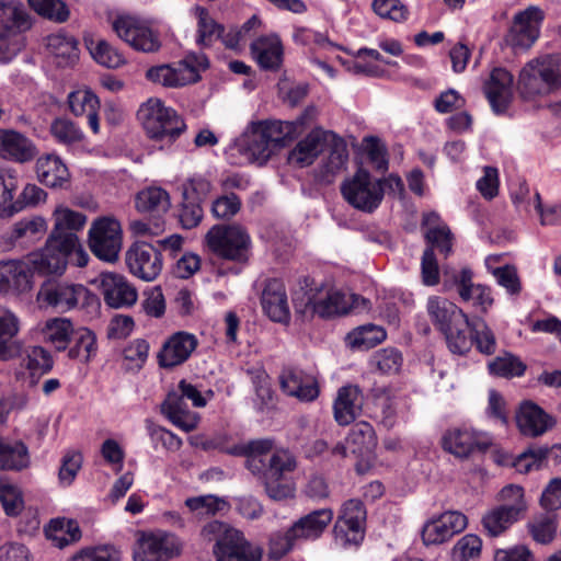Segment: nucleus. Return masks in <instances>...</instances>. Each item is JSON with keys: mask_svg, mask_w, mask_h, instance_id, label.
<instances>
[{"mask_svg": "<svg viewBox=\"0 0 561 561\" xmlns=\"http://www.w3.org/2000/svg\"><path fill=\"white\" fill-rule=\"evenodd\" d=\"M290 125L278 121L252 122L237 139L234 149L249 163L265 164L275 150L284 146Z\"/></svg>", "mask_w": 561, "mask_h": 561, "instance_id": "1", "label": "nucleus"}, {"mask_svg": "<svg viewBox=\"0 0 561 561\" xmlns=\"http://www.w3.org/2000/svg\"><path fill=\"white\" fill-rule=\"evenodd\" d=\"M202 536L215 541L213 552L216 561H261L262 549L228 524L211 520L203 527Z\"/></svg>", "mask_w": 561, "mask_h": 561, "instance_id": "2", "label": "nucleus"}, {"mask_svg": "<svg viewBox=\"0 0 561 561\" xmlns=\"http://www.w3.org/2000/svg\"><path fill=\"white\" fill-rule=\"evenodd\" d=\"M34 20L19 0H0V62L10 61L24 47V33Z\"/></svg>", "mask_w": 561, "mask_h": 561, "instance_id": "3", "label": "nucleus"}, {"mask_svg": "<svg viewBox=\"0 0 561 561\" xmlns=\"http://www.w3.org/2000/svg\"><path fill=\"white\" fill-rule=\"evenodd\" d=\"M77 256V265L84 266L88 255L82 249L78 236L50 234L45 247L30 255V263L41 274H61L67 266L68 259Z\"/></svg>", "mask_w": 561, "mask_h": 561, "instance_id": "4", "label": "nucleus"}, {"mask_svg": "<svg viewBox=\"0 0 561 561\" xmlns=\"http://www.w3.org/2000/svg\"><path fill=\"white\" fill-rule=\"evenodd\" d=\"M204 247L220 260L243 264L250 259L252 241L240 225H214L204 237Z\"/></svg>", "mask_w": 561, "mask_h": 561, "instance_id": "5", "label": "nucleus"}, {"mask_svg": "<svg viewBox=\"0 0 561 561\" xmlns=\"http://www.w3.org/2000/svg\"><path fill=\"white\" fill-rule=\"evenodd\" d=\"M137 116L151 139L165 140L168 144L178 139L186 128L181 116L159 99H149L141 104Z\"/></svg>", "mask_w": 561, "mask_h": 561, "instance_id": "6", "label": "nucleus"}, {"mask_svg": "<svg viewBox=\"0 0 561 561\" xmlns=\"http://www.w3.org/2000/svg\"><path fill=\"white\" fill-rule=\"evenodd\" d=\"M519 85L529 96L543 95L561 87V55H547L527 62L519 73Z\"/></svg>", "mask_w": 561, "mask_h": 561, "instance_id": "7", "label": "nucleus"}, {"mask_svg": "<svg viewBox=\"0 0 561 561\" xmlns=\"http://www.w3.org/2000/svg\"><path fill=\"white\" fill-rule=\"evenodd\" d=\"M341 194L352 207L370 214L381 204L383 183L374 179L368 171L358 169L354 175L343 181Z\"/></svg>", "mask_w": 561, "mask_h": 561, "instance_id": "8", "label": "nucleus"}, {"mask_svg": "<svg viewBox=\"0 0 561 561\" xmlns=\"http://www.w3.org/2000/svg\"><path fill=\"white\" fill-rule=\"evenodd\" d=\"M183 550L181 539L169 531H138L134 547V561H169Z\"/></svg>", "mask_w": 561, "mask_h": 561, "instance_id": "9", "label": "nucleus"}, {"mask_svg": "<svg viewBox=\"0 0 561 561\" xmlns=\"http://www.w3.org/2000/svg\"><path fill=\"white\" fill-rule=\"evenodd\" d=\"M501 497L505 503L489 511L482 518L483 528L491 537H497L510 528L526 508L524 490L518 485L503 488Z\"/></svg>", "mask_w": 561, "mask_h": 561, "instance_id": "10", "label": "nucleus"}, {"mask_svg": "<svg viewBox=\"0 0 561 561\" xmlns=\"http://www.w3.org/2000/svg\"><path fill=\"white\" fill-rule=\"evenodd\" d=\"M369 301L355 294H346L335 288H321L308 297L306 307L313 314L327 319L341 316L351 310H364Z\"/></svg>", "mask_w": 561, "mask_h": 561, "instance_id": "11", "label": "nucleus"}, {"mask_svg": "<svg viewBox=\"0 0 561 561\" xmlns=\"http://www.w3.org/2000/svg\"><path fill=\"white\" fill-rule=\"evenodd\" d=\"M115 34L136 50L156 53L161 47L159 33L150 24L135 15L122 14L112 21Z\"/></svg>", "mask_w": 561, "mask_h": 561, "instance_id": "12", "label": "nucleus"}, {"mask_svg": "<svg viewBox=\"0 0 561 561\" xmlns=\"http://www.w3.org/2000/svg\"><path fill=\"white\" fill-rule=\"evenodd\" d=\"M122 226L114 217H101L89 230V247L92 253L107 263H115L122 250Z\"/></svg>", "mask_w": 561, "mask_h": 561, "instance_id": "13", "label": "nucleus"}, {"mask_svg": "<svg viewBox=\"0 0 561 561\" xmlns=\"http://www.w3.org/2000/svg\"><path fill=\"white\" fill-rule=\"evenodd\" d=\"M473 273L469 267L456 270L444 267L443 279L446 289L456 287L462 301L471 302L479 311L485 313L493 305L491 288L472 282Z\"/></svg>", "mask_w": 561, "mask_h": 561, "instance_id": "14", "label": "nucleus"}, {"mask_svg": "<svg viewBox=\"0 0 561 561\" xmlns=\"http://www.w3.org/2000/svg\"><path fill=\"white\" fill-rule=\"evenodd\" d=\"M110 308L123 309L134 306L138 299L136 287L122 274L102 272L92 280Z\"/></svg>", "mask_w": 561, "mask_h": 561, "instance_id": "15", "label": "nucleus"}, {"mask_svg": "<svg viewBox=\"0 0 561 561\" xmlns=\"http://www.w3.org/2000/svg\"><path fill=\"white\" fill-rule=\"evenodd\" d=\"M366 510L359 500H348L341 508L334 525V536L341 546H357L365 534Z\"/></svg>", "mask_w": 561, "mask_h": 561, "instance_id": "16", "label": "nucleus"}, {"mask_svg": "<svg viewBox=\"0 0 561 561\" xmlns=\"http://www.w3.org/2000/svg\"><path fill=\"white\" fill-rule=\"evenodd\" d=\"M125 262L128 271L136 277L146 280H154L162 271V255L152 244L136 241L125 253Z\"/></svg>", "mask_w": 561, "mask_h": 561, "instance_id": "17", "label": "nucleus"}, {"mask_svg": "<svg viewBox=\"0 0 561 561\" xmlns=\"http://www.w3.org/2000/svg\"><path fill=\"white\" fill-rule=\"evenodd\" d=\"M543 16V11L535 5L518 12L505 36L506 44L514 49H528L539 36Z\"/></svg>", "mask_w": 561, "mask_h": 561, "instance_id": "18", "label": "nucleus"}, {"mask_svg": "<svg viewBox=\"0 0 561 561\" xmlns=\"http://www.w3.org/2000/svg\"><path fill=\"white\" fill-rule=\"evenodd\" d=\"M84 294L82 285L47 280L41 286L36 299L41 305L66 312L76 308Z\"/></svg>", "mask_w": 561, "mask_h": 561, "instance_id": "19", "label": "nucleus"}, {"mask_svg": "<svg viewBox=\"0 0 561 561\" xmlns=\"http://www.w3.org/2000/svg\"><path fill=\"white\" fill-rule=\"evenodd\" d=\"M467 517L460 512L449 511L425 523L422 540L426 546L440 545L467 527Z\"/></svg>", "mask_w": 561, "mask_h": 561, "instance_id": "20", "label": "nucleus"}, {"mask_svg": "<svg viewBox=\"0 0 561 561\" xmlns=\"http://www.w3.org/2000/svg\"><path fill=\"white\" fill-rule=\"evenodd\" d=\"M198 345L197 337L179 331L169 336L158 353V364L162 368H174L185 363Z\"/></svg>", "mask_w": 561, "mask_h": 561, "instance_id": "21", "label": "nucleus"}, {"mask_svg": "<svg viewBox=\"0 0 561 561\" xmlns=\"http://www.w3.org/2000/svg\"><path fill=\"white\" fill-rule=\"evenodd\" d=\"M329 137H334V134L322 128L312 129L289 151L288 163L296 168H306L312 164L323 151Z\"/></svg>", "mask_w": 561, "mask_h": 561, "instance_id": "22", "label": "nucleus"}, {"mask_svg": "<svg viewBox=\"0 0 561 561\" xmlns=\"http://www.w3.org/2000/svg\"><path fill=\"white\" fill-rule=\"evenodd\" d=\"M483 91L493 111L504 112L513 95V76L504 68H494L483 84Z\"/></svg>", "mask_w": 561, "mask_h": 561, "instance_id": "23", "label": "nucleus"}, {"mask_svg": "<svg viewBox=\"0 0 561 561\" xmlns=\"http://www.w3.org/2000/svg\"><path fill=\"white\" fill-rule=\"evenodd\" d=\"M279 383L286 394L295 397L300 401H313L319 396V388L314 377L294 367L282 370Z\"/></svg>", "mask_w": 561, "mask_h": 561, "instance_id": "24", "label": "nucleus"}, {"mask_svg": "<svg viewBox=\"0 0 561 561\" xmlns=\"http://www.w3.org/2000/svg\"><path fill=\"white\" fill-rule=\"evenodd\" d=\"M516 424L523 435L538 437L552 428L554 421L539 405L525 401L516 413Z\"/></svg>", "mask_w": 561, "mask_h": 561, "instance_id": "25", "label": "nucleus"}, {"mask_svg": "<svg viewBox=\"0 0 561 561\" xmlns=\"http://www.w3.org/2000/svg\"><path fill=\"white\" fill-rule=\"evenodd\" d=\"M490 442L480 437L474 431L455 428L443 437V447L458 458H468L474 450H486Z\"/></svg>", "mask_w": 561, "mask_h": 561, "instance_id": "26", "label": "nucleus"}, {"mask_svg": "<svg viewBox=\"0 0 561 561\" xmlns=\"http://www.w3.org/2000/svg\"><path fill=\"white\" fill-rule=\"evenodd\" d=\"M251 55L263 70L277 71L283 64L284 47L280 38L275 35H264L252 42Z\"/></svg>", "mask_w": 561, "mask_h": 561, "instance_id": "27", "label": "nucleus"}, {"mask_svg": "<svg viewBox=\"0 0 561 561\" xmlns=\"http://www.w3.org/2000/svg\"><path fill=\"white\" fill-rule=\"evenodd\" d=\"M261 304L266 316L274 322H286L289 319V307L286 289L279 279H268L262 293Z\"/></svg>", "mask_w": 561, "mask_h": 561, "instance_id": "28", "label": "nucleus"}, {"mask_svg": "<svg viewBox=\"0 0 561 561\" xmlns=\"http://www.w3.org/2000/svg\"><path fill=\"white\" fill-rule=\"evenodd\" d=\"M32 288V273L22 261L0 262V293H24Z\"/></svg>", "mask_w": 561, "mask_h": 561, "instance_id": "29", "label": "nucleus"}, {"mask_svg": "<svg viewBox=\"0 0 561 561\" xmlns=\"http://www.w3.org/2000/svg\"><path fill=\"white\" fill-rule=\"evenodd\" d=\"M333 516L331 508L312 511L290 526V534L297 540H316L324 533Z\"/></svg>", "mask_w": 561, "mask_h": 561, "instance_id": "30", "label": "nucleus"}, {"mask_svg": "<svg viewBox=\"0 0 561 561\" xmlns=\"http://www.w3.org/2000/svg\"><path fill=\"white\" fill-rule=\"evenodd\" d=\"M363 393L358 386L348 385L339 389L333 403L334 419L337 424H351L360 413Z\"/></svg>", "mask_w": 561, "mask_h": 561, "instance_id": "31", "label": "nucleus"}, {"mask_svg": "<svg viewBox=\"0 0 561 561\" xmlns=\"http://www.w3.org/2000/svg\"><path fill=\"white\" fill-rule=\"evenodd\" d=\"M426 310L431 321L442 333L453 324H463V311L444 297L431 296Z\"/></svg>", "mask_w": 561, "mask_h": 561, "instance_id": "32", "label": "nucleus"}, {"mask_svg": "<svg viewBox=\"0 0 561 561\" xmlns=\"http://www.w3.org/2000/svg\"><path fill=\"white\" fill-rule=\"evenodd\" d=\"M35 154V146L24 135L10 129H0V157L16 162H27Z\"/></svg>", "mask_w": 561, "mask_h": 561, "instance_id": "33", "label": "nucleus"}, {"mask_svg": "<svg viewBox=\"0 0 561 561\" xmlns=\"http://www.w3.org/2000/svg\"><path fill=\"white\" fill-rule=\"evenodd\" d=\"M146 78L167 88H179L199 80V77L186 66H182L181 61L174 67L170 65L151 67L147 70Z\"/></svg>", "mask_w": 561, "mask_h": 561, "instance_id": "34", "label": "nucleus"}, {"mask_svg": "<svg viewBox=\"0 0 561 561\" xmlns=\"http://www.w3.org/2000/svg\"><path fill=\"white\" fill-rule=\"evenodd\" d=\"M162 413L179 428L188 433L194 431L199 417L188 410L185 399L179 392L171 391L161 404Z\"/></svg>", "mask_w": 561, "mask_h": 561, "instance_id": "35", "label": "nucleus"}, {"mask_svg": "<svg viewBox=\"0 0 561 561\" xmlns=\"http://www.w3.org/2000/svg\"><path fill=\"white\" fill-rule=\"evenodd\" d=\"M68 105L75 116H87L90 128L94 134L100 130V100L90 89H78L68 94Z\"/></svg>", "mask_w": 561, "mask_h": 561, "instance_id": "36", "label": "nucleus"}, {"mask_svg": "<svg viewBox=\"0 0 561 561\" xmlns=\"http://www.w3.org/2000/svg\"><path fill=\"white\" fill-rule=\"evenodd\" d=\"M36 174L42 184L53 188H62L70 181L67 165L56 154L39 157L36 161Z\"/></svg>", "mask_w": 561, "mask_h": 561, "instance_id": "37", "label": "nucleus"}, {"mask_svg": "<svg viewBox=\"0 0 561 561\" xmlns=\"http://www.w3.org/2000/svg\"><path fill=\"white\" fill-rule=\"evenodd\" d=\"M346 443L352 455L368 459L377 446V437L369 423L358 422L351 428Z\"/></svg>", "mask_w": 561, "mask_h": 561, "instance_id": "38", "label": "nucleus"}, {"mask_svg": "<svg viewBox=\"0 0 561 561\" xmlns=\"http://www.w3.org/2000/svg\"><path fill=\"white\" fill-rule=\"evenodd\" d=\"M30 465V454L21 440L0 437V470L20 471Z\"/></svg>", "mask_w": 561, "mask_h": 561, "instance_id": "39", "label": "nucleus"}, {"mask_svg": "<svg viewBox=\"0 0 561 561\" xmlns=\"http://www.w3.org/2000/svg\"><path fill=\"white\" fill-rule=\"evenodd\" d=\"M19 319L9 309L0 306V357L8 359L20 352V346L14 340L19 332Z\"/></svg>", "mask_w": 561, "mask_h": 561, "instance_id": "40", "label": "nucleus"}, {"mask_svg": "<svg viewBox=\"0 0 561 561\" xmlns=\"http://www.w3.org/2000/svg\"><path fill=\"white\" fill-rule=\"evenodd\" d=\"M439 217L435 213L424 216V224L431 226L425 232V239L428 244L426 249L438 250L445 256H448L453 251V233L449 227L445 224H437Z\"/></svg>", "mask_w": 561, "mask_h": 561, "instance_id": "41", "label": "nucleus"}, {"mask_svg": "<svg viewBox=\"0 0 561 561\" xmlns=\"http://www.w3.org/2000/svg\"><path fill=\"white\" fill-rule=\"evenodd\" d=\"M46 46L60 67L71 66L79 58L78 42L73 36L65 33H56L47 36Z\"/></svg>", "mask_w": 561, "mask_h": 561, "instance_id": "42", "label": "nucleus"}, {"mask_svg": "<svg viewBox=\"0 0 561 561\" xmlns=\"http://www.w3.org/2000/svg\"><path fill=\"white\" fill-rule=\"evenodd\" d=\"M75 331L73 324L68 318H53L45 322L42 334L46 343L61 352L68 347Z\"/></svg>", "mask_w": 561, "mask_h": 561, "instance_id": "43", "label": "nucleus"}, {"mask_svg": "<svg viewBox=\"0 0 561 561\" xmlns=\"http://www.w3.org/2000/svg\"><path fill=\"white\" fill-rule=\"evenodd\" d=\"M135 206L140 213L165 214L171 207V199L164 188L150 186L136 195Z\"/></svg>", "mask_w": 561, "mask_h": 561, "instance_id": "44", "label": "nucleus"}, {"mask_svg": "<svg viewBox=\"0 0 561 561\" xmlns=\"http://www.w3.org/2000/svg\"><path fill=\"white\" fill-rule=\"evenodd\" d=\"M297 459L287 448H276L267 462L254 476L286 478L297 469Z\"/></svg>", "mask_w": 561, "mask_h": 561, "instance_id": "45", "label": "nucleus"}, {"mask_svg": "<svg viewBox=\"0 0 561 561\" xmlns=\"http://www.w3.org/2000/svg\"><path fill=\"white\" fill-rule=\"evenodd\" d=\"M386 337L387 333L382 327L368 323L350 332L346 336V343L352 348L366 351L380 344Z\"/></svg>", "mask_w": 561, "mask_h": 561, "instance_id": "46", "label": "nucleus"}, {"mask_svg": "<svg viewBox=\"0 0 561 561\" xmlns=\"http://www.w3.org/2000/svg\"><path fill=\"white\" fill-rule=\"evenodd\" d=\"M45 534L58 548L76 542L81 537L78 523L66 518L51 519L45 529Z\"/></svg>", "mask_w": 561, "mask_h": 561, "instance_id": "47", "label": "nucleus"}, {"mask_svg": "<svg viewBox=\"0 0 561 561\" xmlns=\"http://www.w3.org/2000/svg\"><path fill=\"white\" fill-rule=\"evenodd\" d=\"M46 229L42 217L23 218L13 225L9 239L11 242H34L45 234Z\"/></svg>", "mask_w": 561, "mask_h": 561, "instance_id": "48", "label": "nucleus"}, {"mask_svg": "<svg viewBox=\"0 0 561 561\" xmlns=\"http://www.w3.org/2000/svg\"><path fill=\"white\" fill-rule=\"evenodd\" d=\"M443 334L445 335L448 348L454 354H466L473 344V328H470L466 314L463 324H453Z\"/></svg>", "mask_w": 561, "mask_h": 561, "instance_id": "49", "label": "nucleus"}, {"mask_svg": "<svg viewBox=\"0 0 561 561\" xmlns=\"http://www.w3.org/2000/svg\"><path fill=\"white\" fill-rule=\"evenodd\" d=\"M55 228L51 234L77 236L76 231L82 229L87 222V216L68 207L59 206L54 214Z\"/></svg>", "mask_w": 561, "mask_h": 561, "instance_id": "50", "label": "nucleus"}, {"mask_svg": "<svg viewBox=\"0 0 561 561\" xmlns=\"http://www.w3.org/2000/svg\"><path fill=\"white\" fill-rule=\"evenodd\" d=\"M192 11L197 18V43L209 46L221 36L224 26L218 24L203 7L195 5Z\"/></svg>", "mask_w": 561, "mask_h": 561, "instance_id": "51", "label": "nucleus"}, {"mask_svg": "<svg viewBox=\"0 0 561 561\" xmlns=\"http://www.w3.org/2000/svg\"><path fill=\"white\" fill-rule=\"evenodd\" d=\"M72 336H75V344L68 351L69 358L88 363L96 353L94 333L87 328H80L75 331Z\"/></svg>", "mask_w": 561, "mask_h": 561, "instance_id": "52", "label": "nucleus"}, {"mask_svg": "<svg viewBox=\"0 0 561 561\" xmlns=\"http://www.w3.org/2000/svg\"><path fill=\"white\" fill-rule=\"evenodd\" d=\"M333 139L330 153L323 163L322 181L330 183L333 176L345 169L348 160V151L345 142L341 138L331 137Z\"/></svg>", "mask_w": 561, "mask_h": 561, "instance_id": "53", "label": "nucleus"}, {"mask_svg": "<svg viewBox=\"0 0 561 561\" xmlns=\"http://www.w3.org/2000/svg\"><path fill=\"white\" fill-rule=\"evenodd\" d=\"M28 7L43 19L55 23H65L70 10L62 0H27Z\"/></svg>", "mask_w": 561, "mask_h": 561, "instance_id": "54", "label": "nucleus"}, {"mask_svg": "<svg viewBox=\"0 0 561 561\" xmlns=\"http://www.w3.org/2000/svg\"><path fill=\"white\" fill-rule=\"evenodd\" d=\"M490 374L503 378L520 377L526 370V365L519 357L512 353H504L489 362Z\"/></svg>", "mask_w": 561, "mask_h": 561, "instance_id": "55", "label": "nucleus"}, {"mask_svg": "<svg viewBox=\"0 0 561 561\" xmlns=\"http://www.w3.org/2000/svg\"><path fill=\"white\" fill-rule=\"evenodd\" d=\"M266 495L275 502L291 500L296 495L295 483L286 478L256 476Z\"/></svg>", "mask_w": 561, "mask_h": 561, "instance_id": "56", "label": "nucleus"}, {"mask_svg": "<svg viewBox=\"0 0 561 561\" xmlns=\"http://www.w3.org/2000/svg\"><path fill=\"white\" fill-rule=\"evenodd\" d=\"M275 440L272 438H259L248 442L249 458L245 467L253 473H257L265 463L263 457L275 450Z\"/></svg>", "mask_w": 561, "mask_h": 561, "instance_id": "57", "label": "nucleus"}, {"mask_svg": "<svg viewBox=\"0 0 561 561\" xmlns=\"http://www.w3.org/2000/svg\"><path fill=\"white\" fill-rule=\"evenodd\" d=\"M0 502L9 516L19 515L24 506L20 489L2 477H0Z\"/></svg>", "mask_w": 561, "mask_h": 561, "instance_id": "58", "label": "nucleus"}, {"mask_svg": "<svg viewBox=\"0 0 561 561\" xmlns=\"http://www.w3.org/2000/svg\"><path fill=\"white\" fill-rule=\"evenodd\" d=\"M550 451L551 449L547 446L529 448L515 459L513 466L520 473H528L531 470L540 469L548 459Z\"/></svg>", "mask_w": 561, "mask_h": 561, "instance_id": "59", "label": "nucleus"}, {"mask_svg": "<svg viewBox=\"0 0 561 561\" xmlns=\"http://www.w3.org/2000/svg\"><path fill=\"white\" fill-rule=\"evenodd\" d=\"M371 9L379 18L397 23L409 18V9L401 0H373Z\"/></svg>", "mask_w": 561, "mask_h": 561, "instance_id": "60", "label": "nucleus"}, {"mask_svg": "<svg viewBox=\"0 0 561 561\" xmlns=\"http://www.w3.org/2000/svg\"><path fill=\"white\" fill-rule=\"evenodd\" d=\"M49 130L54 138L64 145H72L83 139L82 130L68 118H55Z\"/></svg>", "mask_w": 561, "mask_h": 561, "instance_id": "61", "label": "nucleus"}, {"mask_svg": "<svg viewBox=\"0 0 561 561\" xmlns=\"http://www.w3.org/2000/svg\"><path fill=\"white\" fill-rule=\"evenodd\" d=\"M482 540L473 534L461 537L451 550L453 561H469L480 557Z\"/></svg>", "mask_w": 561, "mask_h": 561, "instance_id": "62", "label": "nucleus"}, {"mask_svg": "<svg viewBox=\"0 0 561 561\" xmlns=\"http://www.w3.org/2000/svg\"><path fill=\"white\" fill-rule=\"evenodd\" d=\"M94 60L107 68H118L125 64L124 56L105 41H99L90 48Z\"/></svg>", "mask_w": 561, "mask_h": 561, "instance_id": "63", "label": "nucleus"}, {"mask_svg": "<svg viewBox=\"0 0 561 561\" xmlns=\"http://www.w3.org/2000/svg\"><path fill=\"white\" fill-rule=\"evenodd\" d=\"M241 199L234 193L218 196L211 204V214L217 219L228 220L241 209Z\"/></svg>", "mask_w": 561, "mask_h": 561, "instance_id": "64", "label": "nucleus"}]
</instances>
